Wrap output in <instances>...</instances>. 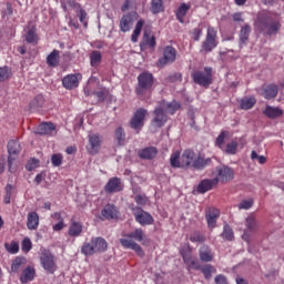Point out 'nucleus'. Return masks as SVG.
<instances>
[{
  "mask_svg": "<svg viewBox=\"0 0 284 284\" xmlns=\"http://www.w3.org/2000/svg\"><path fill=\"white\" fill-rule=\"evenodd\" d=\"M254 29L264 37H274L281 31V20L272 13L262 12L254 22Z\"/></svg>",
  "mask_w": 284,
  "mask_h": 284,
  "instance_id": "1",
  "label": "nucleus"
},
{
  "mask_svg": "<svg viewBox=\"0 0 284 284\" xmlns=\"http://www.w3.org/2000/svg\"><path fill=\"white\" fill-rule=\"evenodd\" d=\"M180 161L182 168H192L197 171H203L205 168L212 165V158H205L204 155H201V153L195 154L191 149H186L182 153Z\"/></svg>",
  "mask_w": 284,
  "mask_h": 284,
  "instance_id": "2",
  "label": "nucleus"
},
{
  "mask_svg": "<svg viewBox=\"0 0 284 284\" xmlns=\"http://www.w3.org/2000/svg\"><path fill=\"white\" fill-rule=\"evenodd\" d=\"M125 237L120 239V243L122 247L125 250H133L134 253L138 254V256H145V253L143 252V248L141 245H139L136 242L142 243L145 239V233L143 232V229H135L133 232L124 235Z\"/></svg>",
  "mask_w": 284,
  "mask_h": 284,
  "instance_id": "3",
  "label": "nucleus"
},
{
  "mask_svg": "<svg viewBox=\"0 0 284 284\" xmlns=\"http://www.w3.org/2000/svg\"><path fill=\"white\" fill-rule=\"evenodd\" d=\"M108 251V241L103 237H92L90 242H85L81 252L84 256H92Z\"/></svg>",
  "mask_w": 284,
  "mask_h": 284,
  "instance_id": "4",
  "label": "nucleus"
},
{
  "mask_svg": "<svg viewBox=\"0 0 284 284\" xmlns=\"http://www.w3.org/2000/svg\"><path fill=\"white\" fill-rule=\"evenodd\" d=\"M154 85V75L150 72H143L138 77L136 94L143 95L144 92H150Z\"/></svg>",
  "mask_w": 284,
  "mask_h": 284,
  "instance_id": "5",
  "label": "nucleus"
},
{
  "mask_svg": "<svg viewBox=\"0 0 284 284\" xmlns=\"http://www.w3.org/2000/svg\"><path fill=\"white\" fill-rule=\"evenodd\" d=\"M40 263L44 271H47L49 274H54L57 270V257H54V254H52L50 250H41Z\"/></svg>",
  "mask_w": 284,
  "mask_h": 284,
  "instance_id": "6",
  "label": "nucleus"
},
{
  "mask_svg": "<svg viewBox=\"0 0 284 284\" xmlns=\"http://www.w3.org/2000/svg\"><path fill=\"white\" fill-rule=\"evenodd\" d=\"M194 83L202 88H210L212 85V68L205 67L204 71H194L191 74Z\"/></svg>",
  "mask_w": 284,
  "mask_h": 284,
  "instance_id": "7",
  "label": "nucleus"
},
{
  "mask_svg": "<svg viewBox=\"0 0 284 284\" xmlns=\"http://www.w3.org/2000/svg\"><path fill=\"white\" fill-rule=\"evenodd\" d=\"M217 32L214 27H209L206 31V37L204 41L202 42V50L201 52H212L216 45H219V41L216 40L217 38Z\"/></svg>",
  "mask_w": 284,
  "mask_h": 284,
  "instance_id": "8",
  "label": "nucleus"
},
{
  "mask_svg": "<svg viewBox=\"0 0 284 284\" xmlns=\"http://www.w3.org/2000/svg\"><path fill=\"white\" fill-rule=\"evenodd\" d=\"M145 116H148V110L140 108L133 114L130 121V128L135 130L138 133L143 129Z\"/></svg>",
  "mask_w": 284,
  "mask_h": 284,
  "instance_id": "9",
  "label": "nucleus"
},
{
  "mask_svg": "<svg viewBox=\"0 0 284 284\" xmlns=\"http://www.w3.org/2000/svg\"><path fill=\"white\" fill-rule=\"evenodd\" d=\"M132 211L136 223L141 224L142 226L153 225L154 217L152 216V214L148 213L139 206L133 207Z\"/></svg>",
  "mask_w": 284,
  "mask_h": 284,
  "instance_id": "10",
  "label": "nucleus"
},
{
  "mask_svg": "<svg viewBox=\"0 0 284 284\" xmlns=\"http://www.w3.org/2000/svg\"><path fill=\"white\" fill-rule=\"evenodd\" d=\"M176 61V49L172 45H168L163 50V57L158 60L159 68H165V65L170 63H174Z\"/></svg>",
  "mask_w": 284,
  "mask_h": 284,
  "instance_id": "11",
  "label": "nucleus"
},
{
  "mask_svg": "<svg viewBox=\"0 0 284 284\" xmlns=\"http://www.w3.org/2000/svg\"><path fill=\"white\" fill-rule=\"evenodd\" d=\"M216 174L217 183H230L234 179V169L227 165L217 166Z\"/></svg>",
  "mask_w": 284,
  "mask_h": 284,
  "instance_id": "12",
  "label": "nucleus"
},
{
  "mask_svg": "<svg viewBox=\"0 0 284 284\" xmlns=\"http://www.w3.org/2000/svg\"><path fill=\"white\" fill-rule=\"evenodd\" d=\"M168 123V113L163 110V108L159 106L153 111V119L151 124L153 128L161 129L163 125Z\"/></svg>",
  "mask_w": 284,
  "mask_h": 284,
  "instance_id": "13",
  "label": "nucleus"
},
{
  "mask_svg": "<svg viewBox=\"0 0 284 284\" xmlns=\"http://www.w3.org/2000/svg\"><path fill=\"white\" fill-rule=\"evenodd\" d=\"M8 152H9V156H8V166H9V172H13L12 170V163L14 162V159H17V154H19V152H21V144H19L17 141L11 140L8 143Z\"/></svg>",
  "mask_w": 284,
  "mask_h": 284,
  "instance_id": "14",
  "label": "nucleus"
},
{
  "mask_svg": "<svg viewBox=\"0 0 284 284\" xmlns=\"http://www.w3.org/2000/svg\"><path fill=\"white\" fill-rule=\"evenodd\" d=\"M83 79L81 73L68 74L62 79V85L65 90H74L79 88V81Z\"/></svg>",
  "mask_w": 284,
  "mask_h": 284,
  "instance_id": "15",
  "label": "nucleus"
},
{
  "mask_svg": "<svg viewBox=\"0 0 284 284\" xmlns=\"http://www.w3.org/2000/svg\"><path fill=\"white\" fill-rule=\"evenodd\" d=\"M221 216V212L216 207H206L205 210V219L210 230H214L216 227V221Z\"/></svg>",
  "mask_w": 284,
  "mask_h": 284,
  "instance_id": "16",
  "label": "nucleus"
},
{
  "mask_svg": "<svg viewBox=\"0 0 284 284\" xmlns=\"http://www.w3.org/2000/svg\"><path fill=\"white\" fill-rule=\"evenodd\" d=\"M260 94L264 99H267V101H270L271 99H276V97L278 95V85L276 84L263 85L260 89Z\"/></svg>",
  "mask_w": 284,
  "mask_h": 284,
  "instance_id": "17",
  "label": "nucleus"
},
{
  "mask_svg": "<svg viewBox=\"0 0 284 284\" xmlns=\"http://www.w3.org/2000/svg\"><path fill=\"white\" fill-rule=\"evenodd\" d=\"M136 20V13H126L120 20L121 32H130L134 21Z\"/></svg>",
  "mask_w": 284,
  "mask_h": 284,
  "instance_id": "18",
  "label": "nucleus"
},
{
  "mask_svg": "<svg viewBox=\"0 0 284 284\" xmlns=\"http://www.w3.org/2000/svg\"><path fill=\"white\" fill-rule=\"evenodd\" d=\"M104 190L108 194H114V192H122L123 183L119 178H111L106 183V185L104 186Z\"/></svg>",
  "mask_w": 284,
  "mask_h": 284,
  "instance_id": "19",
  "label": "nucleus"
},
{
  "mask_svg": "<svg viewBox=\"0 0 284 284\" xmlns=\"http://www.w3.org/2000/svg\"><path fill=\"white\" fill-rule=\"evenodd\" d=\"M216 185H219V179L202 180L197 185V192L199 194H205V192H210Z\"/></svg>",
  "mask_w": 284,
  "mask_h": 284,
  "instance_id": "20",
  "label": "nucleus"
},
{
  "mask_svg": "<svg viewBox=\"0 0 284 284\" xmlns=\"http://www.w3.org/2000/svg\"><path fill=\"white\" fill-rule=\"evenodd\" d=\"M101 135L99 134H89V152L90 154H99V151L101 150Z\"/></svg>",
  "mask_w": 284,
  "mask_h": 284,
  "instance_id": "21",
  "label": "nucleus"
},
{
  "mask_svg": "<svg viewBox=\"0 0 284 284\" xmlns=\"http://www.w3.org/2000/svg\"><path fill=\"white\" fill-rule=\"evenodd\" d=\"M159 154V150L155 146H148L138 152V156H140L144 161H152Z\"/></svg>",
  "mask_w": 284,
  "mask_h": 284,
  "instance_id": "22",
  "label": "nucleus"
},
{
  "mask_svg": "<svg viewBox=\"0 0 284 284\" xmlns=\"http://www.w3.org/2000/svg\"><path fill=\"white\" fill-rule=\"evenodd\" d=\"M199 256L202 263H212V261H214V253H212V248L207 245H202L200 247Z\"/></svg>",
  "mask_w": 284,
  "mask_h": 284,
  "instance_id": "23",
  "label": "nucleus"
},
{
  "mask_svg": "<svg viewBox=\"0 0 284 284\" xmlns=\"http://www.w3.org/2000/svg\"><path fill=\"white\" fill-rule=\"evenodd\" d=\"M37 271L32 266L26 267L20 275V283L26 284L30 283V281H34V276Z\"/></svg>",
  "mask_w": 284,
  "mask_h": 284,
  "instance_id": "24",
  "label": "nucleus"
},
{
  "mask_svg": "<svg viewBox=\"0 0 284 284\" xmlns=\"http://www.w3.org/2000/svg\"><path fill=\"white\" fill-rule=\"evenodd\" d=\"M160 106L166 114H175L176 110L181 109V103L173 101V102H165L162 101Z\"/></svg>",
  "mask_w": 284,
  "mask_h": 284,
  "instance_id": "25",
  "label": "nucleus"
},
{
  "mask_svg": "<svg viewBox=\"0 0 284 284\" xmlns=\"http://www.w3.org/2000/svg\"><path fill=\"white\" fill-rule=\"evenodd\" d=\"M28 260L23 256H17L11 263V272L13 274H19L23 266L27 265Z\"/></svg>",
  "mask_w": 284,
  "mask_h": 284,
  "instance_id": "26",
  "label": "nucleus"
},
{
  "mask_svg": "<svg viewBox=\"0 0 284 284\" xmlns=\"http://www.w3.org/2000/svg\"><path fill=\"white\" fill-rule=\"evenodd\" d=\"M27 227H28V230H38V227H39V213L38 212L28 213Z\"/></svg>",
  "mask_w": 284,
  "mask_h": 284,
  "instance_id": "27",
  "label": "nucleus"
},
{
  "mask_svg": "<svg viewBox=\"0 0 284 284\" xmlns=\"http://www.w3.org/2000/svg\"><path fill=\"white\" fill-rule=\"evenodd\" d=\"M101 214L103 216V219H106L108 221L112 220V219H116V206L112 205V204H106L102 211Z\"/></svg>",
  "mask_w": 284,
  "mask_h": 284,
  "instance_id": "28",
  "label": "nucleus"
},
{
  "mask_svg": "<svg viewBox=\"0 0 284 284\" xmlns=\"http://www.w3.org/2000/svg\"><path fill=\"white\" fill-rule=\"evenodd\" d=\"M264 114L268 119H278V116H283V109H280L278 106L266 105Z\"/></svg>",
  "mask_w": 284,
  "mask_h": 284,
  "instance_id": "29",
  "label": "nucleus"
},
{
  "mask_svg": "<svg viewBox=\"0 0 284 284\" xmlns=\"http://www.w3.org/2000/svg\"><path fill=\"white\" fill-rule=\"evenodd\" d=\"M57 126L52 122H43L37 128V134L45 135L50 134V132H54Z\"/></svg>",
  "mask_w": 284,
  "mask_h": 284,
  "instance_id": "30",
  "label": "nucleus"
},
{
  "mask_svg": "<svg viewBox=\"0 0 284 284\" xmlns=\"http://www.w3.org/2000/svg\"><path fill=\"white\" fill-rule=\"evenodd\" d=\"M191 6L183 2L180 4L176 11V19L180 21V23H185V16L187 14V11L190 10Z\"/></svg>",
  "mask_w": 284,
  "mask_h": 284,
  "instance_id": "31",
  "label": "nucleus"
},
{
  "mask_svg": "<svg viewBox=\"0 0 284 284\" xmlns=\"http://www.w3.org/2000/svg\"><path fill=\"white\" fill-rule=\"evenodd\" d=\"M252 32V29L250 28L248 24H245L244 27H242L241 31H240V45L241 48H243V45H245V43H247V41L250 40V33Z\"/></svg>",
  "mask_w": 284,
  "mask_h": 284,
  "instance_id": "32",
  "label": "nucleus"
},
{
  "mask_svg": "<svg viewBox=\"0 0 284 284\" xmlns=\"http://www.w3.org/2000/svg\"><path fill=\"white\" fill-rule=\"evenodd\" d=\"M253 105H256V98L246 97L240 100L241 110H252Z\"/></svg>",
  "mask_w": 284,
  "mask_h": 284,
  "instance_id": "33",
  "label": "nucleus"
},
{
  "mask_svg": "<svg viewBox=\"0 0 284 284\" xmlns=\"http://www.w3.org/2000/svg\"><path fill=\"white\" fill-rule=\"evenodd\" d=\"M60 52L59 50L54 49L48 57L47 63L50 68H57L59 65Z\"/></svg>",
  "mask_w": 284,
  "mask_h": 284,
  "instance_id": "34",
  "label": "nucleus"
},
{
  "mask_svg": "<svg viewBox=\"0 0 284 284\" xmlns=\"http://www.w3.org/2000/svg\"><path fill=\"white\" fill-rule=\"evenodd\" d=\"M143 26H145V21L139 20L135 24V28L133 30V33L131 36V41L133 43H136L139 41V37L141 34V31L143 30Z\"/></svg>",
  "mask_w": 284,
  "mask_h": 284,
  "instance_id": "35",
  "label": "nucleus"
},
{
  "mask_svg": "<svg viewBox=\"0 0 284 284\" xmlns=\"http://www.w3.org/2000/svg\"><path fill=\"white\" fill-rule=\"evenodd\" d=\"M200 271L202 272L206 281H210V278H212V274H216V267H214L212 264H206L202 266Z\"/></svg>",
  "mask_w": 284,
  "mask_h": 284,
  "instance_id": "36",
  "label": "nucleus"
},
{
  "mask_svg": "<svg viewBox=\"0 0 284 284\" xmlns=\"http://www.w3.org/2000/svg\"><path fill=\"white\" fill-rule=\"evenodd\" d=\"M114 139L118 145H125V130L121 126L116 128L114 131Z\"/></svg>",
  "mask_w": 284,
  "mask_h": 284,
  "instance_id": "37",
  "label": "nucleus"
},
{
  "mask_svg": "<svg viewBox=\"0 0 284 284\" xmlns=\"http://www.w3.org/2000/svg\"><path fill=\"white\" fill-rule=\"evenodd\" d=\"M83 232V225L78 222H73L69 227V236H80Z\"/></svg>",
  "mask_w": 284,
  "mask_h": 284,
  "instance_id": "38",
  "label": "nucleus"
},
{
  "mask_svg": "<svg viewBox=\"0 0 284 284\" xmlns=\"http://www.w3.org/2000/svg\"><path fill=\"white\" fill-rule=\"evenodd\" d=\"M44 103H45V99L43 98L42 94H39L30 103V110H39L40 108H43Z\"/></svg>",
  "mask_w": 284,
  "mask_h": 284,
  "instance_id": "39",
  "label": "nucleus"
},
{
  "mask_svg": "<svg viewBox=\"0 0 284 284\" xmlns=\"http://www.w3.org/2000/svg\"><path fill=\"white\" fill-rule=\"evenodd\" d=\"M246 227L248 232H256L258 230V221H256L254 215L246 217Z\"/></svg>",
  "mask_w": 284,
  "mask_h": 284,
  "instance_id": "40",
  "label": "nucleus"
},
{
  "mask_svg": "<svg viewBox=\"0 0 284 284\" xmlns=\"http://www.w3.org/2000/svg\"><path fill=\"white\" fill-rule=\"evenodd\" d=\"M221 236L225 239V241H234V231L230 225L225 224Z\"/></svg>",
  "mask_w": 284,
  "mask_h": 284,
  "instance_id": "41",
  "label": "nucleus"
},
{
  "mask_svg": "<svg viewBox=\"0 0 284 284\" xmlns=\"http://www.w3.org/2000/svg\"><path fill=\"white\" fill-rule=\"evenodd\" d=\"M170 163L172 168H183V165H181V153L179 151L172 153Z\"/></svg>",
  "mask_w": 284,
  "mask_h": 284,
  "instance_id": "42",
  "label": "nucleus"
},
{
  "mask_svg": "<svg viewBox=\"0 0 284 284\" xmlns=\"http://www.w3.org/2000/svg\"><path fill=\"white\" fill-rule=\"evenodd\" d=\"M151 12L153 14H159V12H163V0H152Z\"/></svg>",
  "mask_w": 284,
  "mask_h": 284,
  "instance_id": "43",
  "label": "nucleus"
},
{
  "mask_svg": "<svg viewBox=\"0 0 284 284\" xmlns=\"http://www.w3.org/2000/svg\"><path fill=\"white\" fill-rule=\"evenodd\" d=\"M27 43H37V29L31 28L24 36Z\"/></svg>",
  "mask_w": 284,
  "mask_h": 284,
  "instance_id": "44",
  "label": "nucleus"
},
{
  "mask_svg": "<svg viewBox=\"0 0 284 284\" xmlns=\"http://www.w3.org/2000/svg\"><path fill=\"white\" fill-rule=\"evenodd\" d=\"M101 59H102V55L99 51L91 52L90 62L93 68H95V65H99V63H101Z\"/></svg>",
  "mask_w": 284,
  "mask_h": 284,
  "instance_id": "45",
  "label": "nucleus"
},
{
  "mask_svg": "<svg viewBox=\"0 0 284 284\" xmlns=\"http://www.w3.org/2000/svg\"><path fill=\"white\" fill-rule=\"evenodd\" d=\"M190 242L191 243H205V235H203L201 232H193L190 235Z\"/></svg>",
  "mask_w": 284,
  "mask_h": 284,
  "instance_id": "46",
  "label": "nucleus"
},
{
  "mask_svg": "<svg viewBox=\"0 0 284 284\" xmlns=\"http://www.w3.org/2000/svg\"><path fill=\"white\" fill-rule=\"evenodd\" d=\"M251 159L252 161H257L260 165H265V163H267V158L264 155H258L256 151L251 152Z\"/></svg>",
  "mask_w": 284,
  "mask_h": 284,
  "instance_id": "47",
  "label": "nucleus"
},
{
  "mask_svg": "<svg viewBox=\"0 0 284 284\" xmlns=\"http://www.w3.org/2000/svg\"><path fill=\"white\" fill-rule=\"evenodd\" d=\"M51 163L53 168H59L63 164V155L60 153L53 154L51 156Z\"/></svg>",
  "mask_w": 284,
  "mask_h": 284,
  "instance_id": "48",
  "label": "nucleus"
},
{
  "mask_svg": "<svg viewBox=\"0 0 284 284\" xmlns=\"http://www.w3.org/2000/svg\"><path fill=\"white\" fill-rule=\"evenodd\" d=\"M4 247L9 254H17L19 252V243L17 242L6 243Z\"/></svg>",
  "mask_w": 284,
  "mask_h": 284,
  "instance_id": "49",
  "label": "nucleus"
},
{
  "mask_svg": "<svg viewBox=\"0 0 284 284\" xmlns=\"http://www.w3.org/2000/svg\"><path fill=\"white\" fill-rule=\"evenodd\" d=\"M237 148H239V142L232 141L226 144L225 152H226V154H236Z\"/></svg>",
  "mask_w": 284,
  "mask_h": 284,
  "instance_id": "50",
  "label": "nucleus"
},
{
  "mask_svg": "<svg viewBox=\"0 0 284 284\" xmlns=\"http://www.w3.org/2000/svg\"><path fill=\"white\" fill-rule=\"evenodd\" d=\"M182 258H183V262L186 264H190V261H192V251L190 248H185V250H182L180 252Z\"/></svg>",
  "mask_w": 284,
  "mask_h": 284,
  "instance_id": "51",
  "label": "nucleus"
},
{
  "mask_svg": "<svg viewBox=\"0 0 284 284\" xmlns=\"http://www.w3.org/2000/svg\"><path fill=\"white\" fill-rule=\"evenodd\" d=\"M143 41L145 45H149V48H155L156 45V38L154 36H148V33H144Z\"/></svg>",
  "mask_w": 284,
  "mask_h": 284,
  "instance_id": "52",
  "label": "nucleus"
},
{
  "mask_svg": "<svg viewBox=\"0 0 284 284\" xmlns=\"http://www.w3.org/2000/svg\"><path fill=\"white\" fill-rule=\"evenodd\" d=\"M10 79V69L8 67L0 68V82Z\"/></svg>",
  "mask_w": 284,
  "mask_h": 284,
  "instance_id": "53",
  "label": "nucleus"
},
{
  "mask_svg": "<svg viewBox=\"0 0 284 284\" xmlns=\"http://www.w3.org/2000/svg\"><path fill=\"white\" fill-rule=\"evenodd\" d=\"M4 190H6V195H4L3 201L8 205V204H10V199H12V185L7 184Z\"/></svg>",
  "mask_w": 284,
  "mask_h": 284,
  "instance_id": "54",
  "label": "nucleus"
},
{
  "mask_svg": "<svg viewBox=\"0 0 284 284\" xmlns=\"http://www.w3.org/2000/svg\"><path fill=\"white\" fill-rule=\"evenodd\" d=\"M28 172H32V170H37L39 168V160L38 159H31L27 165H26Z\"/></svg>",
  "mask_w": 284,
  "mask_h": 284,
  "instance_id": "55",
  "label": "nucleus"
},
{
  "mask_svg": "<svg viewBox=\"0 0 284 284\" xmlns=\"http://www.w3.org/2000/svg\"><path fill=\"white\" fill-rule=\"evenodd\" d=\"M134 201L138 205H145L148 203V196L145 194H136Z\"/></svg>",
  "mask_w": 284,
  "mask_h": 284,
  "instance_id": "56",
  "label": "nucleus"
},
{
  "mask_svg": "<svg viewBox=\"0 0 284 284\" xmlns=\"http://www.w3.org/2000/svg\"><path fill=\"white\" fill-rule=\"evenodd\" d=\"M187 270H201L203 266H201V263L196 258H191L190 263L186 264Z\"/></svg>",
  "mask_w": 284,
  "mask_h": 284,
  "instance_id": "57",
  "label": "nucleus"
},
{
  "mask_svg": "<svg viewBox=\"0 0 284 284\" xmlns=\"http://www.w3.org/2000/svg\"><path fill=\"white\" fill-rule=\"evenodd\" d=\"M253 203L254 202L252 200H244V201H242V203L239 204V210H250V207H252Z\"/></svg>",
  "mask_w": 284,
  "mask_h": 284,
  "instance_id": "58",
  "label": "nucleus"
},
{
  "mask_svg": "<svg viewBox=\"0 0 284 284\" xmlns=\"http://www.w3.org/2000/svg\"><path fill=\"white\" fill-rule=\"evenodd\" d=\"M201 37H203V29L201 28H195L193 30V41H201Z\"/></svg>",
  "mask_w": 284,
  "mask_h": 284,
  "instance_id": "59",
  "label": "nucleus"
},
{
  "mask_svg": "<svg viewBox=\"0 0 284 284\" xmlns=\"http://www.w3.org/2000/svg\"><path fill=\"white\" fill-rule=\"evenodd\" d=\"M78 14H79L80 22L83 23L84 26H88V22L85 21V19L88 18V13L85 12V9L81 8L78 11Z\"/></svg>",
  "mask_w": 284,
  "mask_h": 284,
  "instance_id": "60",
  "label": "nucleus"
},
{
  "mask_svg": "<svg viewBox=\"0 0 284 284\" xmlns=\"http://www.w3.org/2000/svg\"><path fill=\"white\" fill-rule=\"evenodd\" d=\"M95 97H98V101L102 103L105 101V97H108V91L105 89L94 92Z\"/></svg>",
  "mask_w": 284,
  "mask_h": 284,
  "instance_id": "61",
  "label": "nucleus"
},
{
  "mask_svg": "<svg viewBox=\"0 0 284 284\" xmlns=\"http://www.w3.org/2000/svg\"><path fill=\"white\" fill-rule=\"evenodd\" d=\"M30 250H32V242L30 241V239H24L22 242V251L30 252Z\"/></svg>",
  "mask_w": 284,
  "mask_h": 284,
  "instance_id": "62",
  "label": "nucleus"
},
{
  "mask_svg": "<svg viewBox=\"0 0 284 284\" xmlns=\"http://www.w3.org/2000/svg\"><path fill=\"white\" fill-rule=\"evenodd\" d=\"M215 283L216 284H226L227 277H225V275H223V274H220L215 277Z\"/></svg>",
  "mask_w": 284,
  "mask_h": 284,
  "instance_id": "63",
  "label": "nucleus"
},
{
  "mask_svg": "<svg viewBox=\"0 0 284 284\" xmlns=\"http://www.w3.org/2000/svg\"><path fill=\"white\" fill-rule=\"evenodd\" d=\"M225 143V132H222L217 138H216V145L221 148V145Z\"/></svg>",
  "mask_w": 284,
  "mask_h": 284,
  "instance_id": "64",
  "label": "nucleus"
}]
</instances>
